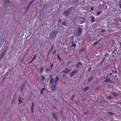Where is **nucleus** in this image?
I'll list each match as a JSON object with an SVG mask.
<instances>
[{"mask_svg": "<svg viewBox=\"0 0 121 121\" xmlns=\"http://www.w3.org/2000/svg\"><path fill=\"white\" fill-rule=\"evenodd\" d=\"M58 33L57 30H54L51 32L49 36V39L52 40H53L56 37L57 34Z\"/></svg>", "mask_w": 121, "mask_h": 121, "instance_id": "2", "label": "nucleus"}, {"mask_svg": "<svg viewBox=\"0 0 121 121\" xmlns=\"http://www.w3.org/2000/svg\"><path fill=\"white\" fill-rule=\"evenodd\" d=\"M94 78L93 76L90 77L88 79V82H90Z\"/></svg>", "mask_w": 121, "mask_h": 121, "instance_id": "18", "label": "nucleus"}, {"mask_svg": "<svg viewBox=\"0 0 121 121\" xmlns=\"http://www.w3.org/2000/svg\"><path fill=\"white\" fill-rule=\"evenodd\" d=\"M77 71L76 70H74L71 73L69 74V77H70L72 76L73 75H75V74L77 72Z\"/></svg>", "mask_w": 121, "mask_h": 121, "instance_id": "7", "label": "nucleus"}, {"mask_svg": "<svg viewBox=\"0 0 121 121\" xmlns=\"http://www.w3.org/2000/svg\"><path fill=\"white\" fill-rule=\"evenodd\" d=\"M56 52V50H55L54 51H53L52 52V53L53 54H54Z\"/></svg>", "mask_w": 121, "mask_h": 121, "instance_id": "39", "label": "nucleus"}, {"mask_svg": "<svg viewBox=\"0 0 121 121\" xmlns=\"http://www.w3.org/2000/svg\"><path fill=\"white\" fill-rule=\"evenodd\" d=\"M106 79V80L104 81L106 82H109L110 79L108 77H107Z\"/></svg>", "mask_w": 121, "mask_h": 121, "instance_id": "20", "label": "nucleus"}, {"mask_svg": "<svg viewBox=\"0 0 121 121\" xmlns=\"http://www.w3.org/2000/svg\"><path fill=\"white\" fill-rule=\"evenodd\" d=\"M35 0H32L31 1H30V3L29 4L31 5V4H32L34 2Z\"/></svg>", "mask_w": 121, "mask_h": 121, "instance_id": "29", "label": "nucleus"}, {"mask_svg": "<svg viewBox=\"0 0 121 121\" xmlns=\"http://www.w3.org/2000/svg\"><path fill=\"white\" fill-rule=\"evenodd\" d=\"M112 72L113 73H117V71L113 70H112Z\"/></svg>", "mask_w": 121, "mask_h": 121, "instance_id": "35", "label": "nucleus"}, {"mask_svg": "<svg viewBox=\"0 0 121 121\" xmlns=\"http://www.w3.org/2000/svg\"><path fill=\"white\" fill-rule=\"evenodd\" d=\"M77 36H78L80 35L82 32V29L80 27H78L77 28Z\"/></svg>", "mask_w": 121, "mask_h": 121, "instance_id": "5", "label": "nucleus"}, {"mask_svg": "<svg viewBox=\"0 0 121 121\" xmlns=\"http://www.w3.org/2000/svg\"><path fill=\"white\" fill-rule=\"evenodd\" d=\"M75 96L73 95L71 98V99L72 101H73L74 99V97Z\"/></svg>", "mask_w": 121, "mask_h": 121, "instance_id": "32", "label": "nucleus"}, {"mask_svg": "<svg viewBox=\"0 0 121 121\" xmlns=\"http://www.w3.org/2000/svg\"><path fill=\"white\" fill-rule=\"evenodd\" d=\"M36 57V55H35L34 56V57L32 59L33 60H34L35 59V58Z\"/></svg>", "mask_w": 121, "mask_h": 121, "instance_id": "36", "label": "nucleus"}, {"mask_svg": "<svg viewBox=\"0 0 121 121\" xmlns=\"http://www.w3.org/2000/svg\"><path fill=\"white\" fill-rule=\"evenodd\" d=\"M45 78V77L43 76H41V80L43 81Z\"/></svg>", "mask_w": 121, "mask_h": 121, "instance_id": "27", "label": "nucleus"}, {"mask_svg": "<svg viewBox=\"0 0 121 121\" xmlns=\"http://www.w3.org/2000/svg\"><path fill=\"white\" fill-rule=\"evenodd\" d=\"M30 4H28L27 6V7L26 8V12L28 11V10L29 9L30 7Z\"/></svg>", "mask_w": 121, "mask_h": 121, "instance_id": "21", "label": "nucleus"}, {"mask_svg": "<svg viewBox=\"0 0 121 121\" xmlns=\"http://www.w3.org/2000/svg\"><path fill=\"white\" fill-rule=\"evenodd\" d=\"M8 48L7 47H6L4 50L3 51H5V52H6L7 50V49H8Z\"/></svg>", "mask_w": 121, "mask_h": 121, "instance_id": "34", "label": "nucleus"}, {"mask_svg": "<svg viewBox=\"0 0 121 121\" xmlns=\"http://www.w3.org/2000/svg\"><path fill=\"white\" fill-rule=\"evenodd\" d=\"M58 22H62V21H61V20L60 19V18H59V20Z\"/></svg>", "mask_w": 121, "mask_h": 121, "instance_id": "40", "label": "nucleus"}, {"mask_svg": "<svg viewBox=\"0 0 121 121\" xmlns=\"http://www.w3.org/2000/svg\"><path fill=\"white\" fill-rule=\"evenodd\" d=\"M107 113L108 114H109L111 116H112L115 115V113L112 112H107Z\"/></svg>", "mask_w": 121, "mask_h": 121, "instance_id": "19", "label": "nucleus"}, {"mask_svg": "<svg viewBox=\"0 0 121 121\" xmlns=\"http://www.w3.org/2000/svg\"><path fill=\"white\" fill-rule=\"evenodd\" d=\"M33 60L32 59L31 60V61H30V62H29V63H31L33 61Z\"/></svg>", "mask_w": 121, "mask_h": 121, "instance_id": "45", "label": "nucleus"}, {"mask_svg": "<svg viewBox=\"0 0 121 121\" xmlns=\"http://www.w3.org/2000/svg\"><path fill=\"white\" fill-rule=\"evenodd\" d=\"M4 3L3 4V6L5 7L6 4H8L9 3V0H4Z\"/></svg>", "mask_w": 121, "mask_h": 121, "instance_id": "9", "label": "nucleus"}, {"mask_svg": "<svg viewBox=\"0 0 121 121\" xmlns=\"http://www.w3.org/2000/svg\"><path fill=\"white\" fill-rule=\"evenodd\" d=\"M77 21L80 24L83 23H84L85 21V18L81 17H78L77 19Z\"/></svg>", "mask_w": 121, "mask_h": 121, "instance_id": "3", "label": "nucleus"}, {"mask_svg": "<svg viewBox=\"0 0 121 121\" xmlns=\"http://www.w3.org/2000/svg\"><path fill=\"white\" fill-rule=\"evenodd\" d=\"M4 56L2 55L1 54L0 55V58L1 59Z\"/></svg>", "mask_w": 121, "mask_h": 121, "instance_id": "37", "label": "nucleus"}, {"mask_svg": "<svg viewBox=\"0 0 121 121\" xmlns=\"http://www.w3.org/2000/svg\"><path fill=\"white\" fill-rule=\"evenodd\" d=\"M85 114H86V115H87V112H85Z\"/></svg>", "mask_w": 121, "mask_h": 121, "instance_id": "55", "label": "nucleus"}, {"mask_svg": "<svg viewBox=\"0 0 121 121\" xmlns=\"http://www.w3.org/2000/svg\"><path fill=\"white\" fill-rule=\"evenodd\" d=\"M107 98L109 99H110L112 98H111V97H110V96H109V97H107Z\"/></svg>", "mask_w": 121, "mask_h": 121, "instance_id": "44", "label": "nucleus"}, {"mask_svg": "<svg viewBox=\"0 0 121 121\" xmlns=\"http://www.w3.org/2000/svg\"><path fill=\"white\" fill-rule=\"evenodd\" d=\"M13 100L11 102V104H12L13 103Z\"/></svg>", "mask_w": 121, "mask_h": 121, "instance_id": "59", "label": "nucleus"}, {"mask_svg": "<svg viewBox=\"0 0 121 121\" xmlns=\"http://www.w3.org/2000/svg\"><path fill=\"white\" fill-rule=\"evenodd\" d=\"M75 9V7H71L64 11L62 13V15L68 17L69 15H71Z\"/></svg>", "mask_w": 121, "mask_h": 121, "instance_id": "1", "label": "nucleus"}, {"mask_svg": "<svg viewBox=\"0 0 121 121\" xmlns=\"http://www.w3.org/2000/svg\"><path fill=\"white\" fill-rule=\"evenodd\" d=\"M109 54L108 53H107L105 55V56L106 57V56L108 55Z\"/></svg>", "mask_w": 121, "mask_h": 121, "instance_id": "49", "label": "nucleus"}, {"mask_svg": "<svg viewBox=\"0 0 121 121\" xmlns=\"http://www.w3.org/2000/svg\"><path fill=\"white\" fill-rule=\"evenodd\" d=\"M101 11H98L97 13V14H100L101 13Z\"/></svg>", "mask_w": 121, "mask_h": 121, "instance_id": "38", "label": "nucleus"}, {"mask_svg": "<svg viewBox=\"0 0 121 121\" xmlns=\"http://www.w3.org/2000/svg\"><path fill=\"white\" fill-rule=\"evenodd\" d=\"M22 98L21 97H20L19 98V103L18 104V105H19L20 104L23 102L22 101V100H22H21Z\"/></svg>", "mask_w": 121, "mask_h": 121, "instance_id": "14", "label": "nucleus"}, {"mask_svg": "<svg viewBox=\"0 0 121 121\" xmlns=\"http://www.w3.org/2000/svg\"><path fill=\"white\" fill-rule=\"evenodd\" d=\"M50 52H49V53H48V54H47V56H48L49 55V54L50 53Z\"/></svg>", "mask_w": 121, "mask_h": 121, "instance_id": "50", "label": "nucleus"}, {"mask_svg": "<svg viewBox=\"0 0 121 121\" xmlns=\"http://www.w3.org/2000/svg\"><path fill=\"white\" fill-rule=\"evenodd\" d=\"M25 86V84H22L21 86V92H22L23 89H24Z\"/></svg>", "mask_w": 121, "mask_h": 121, "instance_id": "13", "label": "nucleus"}, {"mask_svg": "<svg viewBox=\"0 0 121 121\" xmlns=\"http://www.w3.org/2000/svg\"><path fill=\"white\" fill-rule=\"evenodd\" d=\"M46 89L45 88V87L43 88H42V90L43 91L45 90Z\"/></svg>", "mask_w": 121, "mask_h": 121, "instance_id": "42", "label": "nucleus"}, {"mask_svg": "<svg viewBox=\"0 0 121 121\" xmlns=\"http://www.w3.org/2000/svg\"><path fill=\"white\" fill-rule=\"evenodd\" d=\"M52 119H54L56 121H57V120L58 116L57 115V113L56 112H53L52 113Z\"/></svg>", "mask_w": 121, "mask_h": 121, "instance_id": "4", "label": "nucleus"}, {"mask_svg": "<svg viewBox=\"0 0 121 121\" xmlns=\"http://www.w3.org/2000/svg\"><path fill=\"white\" fill-rule=\"evenodd\" d=\"M52 67H51V66L50 67V69H52Z\"/></svg>", "mask_w": 121, "mask_h": 121, "instance_id": "63", "label": "nucleus"}, {"mask_svg": "<svg viewBox=\"0 0 121 121\" xmlns=\"http://www.w3.org/2000/svg\"><path fill=\"white\" fill-rule=\"evenodd\" d=\"M112 93L113 95L115 97H117L118 96V95L117 93Z\"/></svg>", "mask_w": 121, "mask_h": 121, "instance_id": "25", "label": "nucleus"}, {"mask_svg": "<svg viewBox=\"0 0 121 121\" xmlns=\"http://www.w3.org/2000/svg\"><path fill=\"white\" fill-rule=\"evenodd\" d=\"M62 25L64 26H67V24L66 22V21H65V22H63L62 23Z\"/></svg>", "mask_w": 121, "mask_h": 121, "instance_id": "22", "label": "nucleus"}, {"mask_svg": "<svg viewBox=\"0 0 121 121\" xmlns=\"http://www.w3.org/2000/svg\"><path fill=\"white\" fill-rule=\"evenodd\" d=\"M52 75H51L50 76V78H52Z\"/></svg>", "mask_w": 121, "mask_h": 121, "instance_id": "57", "label": "nucleus"}, {"mask_svg": "<svg viewBox=\"0 0 121 121\" xmlns=\"http://www.w3.org/2000/svg\"><path fill=\"white\" fill-rule=\"evenodd\" d=\"M119 8H121V3L119 4Z\"/></svg>", "mask_w": 121, "mask_h": 121, "instance_id": "48", "label": "nucleus"}, {"mask_svg": "<svg viewBox=\"0 0 121 121\" xmlns=\"http://www.w3.org/2000/svg\"><path fill=\"white\" fill-rule=\"evenodd\" d=\"M56 84H55L54 85H51L50 89L52 91H54L56 90Z\"/></svg>", "mask_w": 121, "mask_h": 121, "instance_id": "6", "label": "nucleus"}, {"mask_svg": "<svg viewBox=\"0 0 121 121\" xmlns=\"http://www.w3.org/2000/svg\"><path fill=\"white\" fill-rule=\"evenodd\" d=\"M118 104H121V102H119L118 103Z\"/></svg>", "mask_w": 121, "mask_h": 121, "instance_id": "58", "label": "nucleus"}, {"mask_svg": "<svg viewBox=\"0 0 121 121\" xmlns=\"http://www.w3.org/2000/svg\"><path fill=\"white\" fill-rule=\"evenodd\" d=\"M91 68H90L89 69V72H90V70H91Z\"/></svg>", "mask_w": 121, "mask_h": 121, "instance_id": "60", "label": "nucleus"}, {"mask_svg": "<svg viewBox=\"0 0 121 121\" xmlns=\"http://www.w3.org/2000/svg\"><path fill=\"white\" fill-rule=\"evenodd\" d=\"M112 75V73H109V75L110 76Z\"/></svg>", "mask_w": 121, "mask_h": 121, "instance_id": "53", "label": "nucleus"}, {"mask_svg": "<svg viewBox=\"0 0 121 121\" xmlns=\"http://www.w3.org/2000/svg\"><path fill=\"white\" fill-rule=\"evenodd\" d=\"M53 48H54L53 46H52L51 48L49 50V52H51V51H52V50L53 49Z\"/></svg>", "mask_w": 121, "mask_h": 121, "instance_id": "31", "label": "nucleus"}, {"mask_svg": "<svg viewBox=\"0 0 121 121\" xmlns=\"http://www.w3.org/2000/svg\"><path fill=\"white\" fill-rule=\"evenodd\" d=\"M109 82L111 83H113V82L110 79V80H109Z\"/></svg>", "mask_w": 121, "mask_h": 121, "instance_id": "41", "label": "nucleus"}, {"mask_svg": "<svg viewBox=\"0 0 121 121\" xmlns=\"http://www.w3.org/2000/svg\"><path fill=\"white\" fill-rule=\"evenodd\" d=\"M91 19V21L93 22L95 21V18L93 16H92L90 17Z\"/></svg>", "mask_w": 121, "mask_h": 121, "instance_id": "17", "label": "nucleus"}, {"mask_svg": "<svg viewBox=\"0 0 121 121\" xmlns=\"http://www.w3.org/2000/svg\"><path fill=\"white\" fill-rule=\"evenodd\" d=\"M43 91H42V90H41L40 91V94H43Z\"/></svg>", "mask_w": 121, "mask_h": 121, "instance_id": "43", "label": "nucleus"}, {"mask_svg": "<svg viewBox=\"0 0 121 121\" xmlns=\"http://www.w3.org/2000/svg\"><path fill=\"white\" fill-rule=\"evenodd\" d=\"M111 30H112L111 29H110L108 30V31H109V32Z\"/></svg>", "mask_w": 121, "mask_h": 121, "instance_id": "56", "label": "nucleus"}, {"mask_svg": "<svg viewBox=\"0 0 121 121\" xmlns=\"http://www.w3.org/2000/svg\"><path fill=\"white\" fill-rule=\"evenodd\" d=\"M6 52H5V51H3V52L1 54V55H2L3 56H4L6 53Z\"/></svg>", "mask_w": 121, "mask_h": 121, "instance_id": "33", "label": "nucleus"}, {"mask_svg": "<svg viewBox=\"0 0 121 121\" xmlns=\"http://www.w3.org/2000/svg\"><path fill=\"white\" fill-rule=\"evenodd\" d=\"M51 69L50 68H46V71H49L51 70Z\"/></svg>", "mask_w": 121, "mask_h": 121, "instance_id": "26", "label": "nucleus"}, {"mask_svg": "<svg viewBox=\"0 0 121 121\" xmlns=\"http://www.w3.org/2000/svg\"><path fill=\"white\" fill-rule=\"evenodd\" d=\"M59 80V78L58 77V76H57L55 78V84H56L57 82Z\"/></svg>", "mask_w": 121, "mask_h": 121, "instance_id": "12", "label": "nucleus"}, {"mask_svg": "<svg viewBox=\"0 0 121 121\" xmlns=\"http://www.w3.org/2000/svg\"><path fill=\"white\" fill-rule=\"evenodd\" d=\"M49 82L50 85H54V84H55V82H54V79L53 78H51L50 79L49 81Z\"/></svg>", "mask_w": 121, "mask_h": 121, "instance_id": "8", "label": "nucleus"}, {"mask_svg": "<svg viewBox=\"0 0 121 121\" xmlns=\"http://www.w3.org/2000/svg\"><path fill=\"white\" fill-rule=\"evenodd\" d=\"M105 30L104 29H102V30L101 31V32H104L105 31Z\"/></svg>", "mask_w": 121, "mask_h": 121, "instance_id": "47", "label": "nucleus"}, {"mask_svg": "<svg viewBox=\"0 0 121 121\" xmlns=\"http://www.w3.org/2000/svg\"><path fill=\"white\" fill-rule=\"evenodd\" d=\"M101 40L100 39L98 41H97V42H95V43H93V44H92V45L93 46H94L95 45H96V44H99V43L100 42V41H101Z\"/></svg>", "mask_w": 121, "mask_h": 121, "instance_id": "15", "label": "nucleus"}, {"mask_svg": "<svg viewBox=\"0 0 121 121\" xmlns=\"http://www.w3.org/2000/svg\"><path fill=\"white\" fill-rule=\"evenodd\" d=\"M76 44L73 43V45H72L70 46L71 47H76Z\"/></svg>", "mask_w": 121, "mask_h": 121, "instance_id": "28", "label": "nucleus"}, {"mask_svg": "<svg viewBox=\"0 0 121 121\" xmlns=\"http://www.w3.org/2000/svg\"><path fill=\"white\" fill-rule=\"evenodd\" d=\"M114 52H116L117 51V49H115L114 51Z\"/></svg>", "mask_w": 121, "mask_h": 121, "instance_id": "54", "label": "nucleus"}, {"mask_svg": "<svg viewBox=\"0 0 121 121\" xmlns=\"http://www.w3.org/2000/svg\"><path fill=\"white\" fill-rule=\"evenodd\" d=\"M53 66V63H52L51 65V67H52Z\"/></svg>", "mask_w": 121, "mask_h": 121, "instance_id": "52", "label": "nucleus"}, {"mask_svg": "<svg viewBox=\"0 0 121 121\" xmlns=\"http://www.w3.org/2000/svg\"><path fill=\"white\" fill-rule=\"evenodd\" d=\"M39 71L41 73L43 71V67H40L39 68Z\"/></svg>", "mask_w": 121, "mask_h": 121, "instance_id": "23", "label": "nucleus"}, {"mask_svg": "<svg viewBox=\"0 0 121 121\" xmlns=\"http://www.w3.org/2000/svg\"><path fill=\"white\" fill-rule=\"evenodd\" d=\"M119 44H120V45H120V46H121V42H120L119 43Z\"/></svg>", "mask_w": 121, "mask_h": 121, "instance_id": "62", "label": "nucleus"}, {"mask_svg": "<svg viewBox=\"0 0 121 121\" xmlns=\"http://www.w3.org/2000/svg\"><path fill=\"white\" fill-rule=\"evenodd\" d=\"M114 51H113V52H112V53H114Z\"/></svg>", "mask_w": 121, "mask_h": 121, "instance_id": "64", "label": "nucleus"}, {"mask_svg": "<svg viewBox=\"0 0 121 121\" xmlns=\"http://www.w3.org/2000/svg\"><path fill=\"white\" fill-rule=\"evenodd\" d=\"M32 106L31 107V109L32 112V113H34V103H32Z\"/></svg>", "mask_w": 121, "mask_h": 121, "instance_id": "11", "label": "nucleus"}, {"mask_svg": "<svg viewBox=\"0 0 121 121\" xmlns=\"http://www.w3.org/2000/svg\"><path fill=\"white\" fill-rule=\"evenodd\" d=\"M71 43L72 44H73L74 43H73V41L72 43Z\"/></svg>", "mask_w": 121, "mask_h": 121, "instance_id": "61", "label": "nucleus"}, {"mask_svg": "<svg viewBox=\"0 0 121 121\" xmlns=\"http://www.w3.org/2000/svg\"><path fill=\"white\" fill-rule=\"evenodd\" d=\"M89 87L88 86L86 87L85 88L83 89V90L84 91V92H85L87 91L89 89Z\"/></svg>", "mask_w": 121, "mask_h": 121, "instance_id": "16", "label": "nucleus"}, {"mask_svg": "<svg viewBox=\"0 0 121 121\" xmlns=\"http://www.w3.org/2000/svg\"><path fill=\"white\" fill-rule=\"evenodd\" d=\"M91 9L93 11V7H91Z\"/></svg>", "mask_w": 121, "mask_h": 121, "instance_id": "46", "label": "nucleus"}, {"mask_svg": "<svg viewBox=\"0 0 121 121\" xmlns=\"http://www.w3.org/2000/svg\"><path fill=\"white\" fill-rule=\"evenodd\" d=\"M105 60V58H104L102 60H101V65H102V63Z\"/></svg>", "mask_w": 121, "mask_h": 121, "instance_id": "30", "label": "nucleus"}, {"mask_svg": "<svg viewBox=\"0 0 121 121\" xmlns=\"http://www.w3.org/2000/svg\"><path fill=\"white\" fill-rule=\"evenodd\" d=\"M57 56H58V58L60 59V57L59 56V55H57Z\"/></svg>", "mask_w": 121, "mask_h": 121, "instance_id": "51", "label": "nucleus"}, {"mask_svg": "<svg viewBox=\"0 0 121 121\" xmlns=\"http://www.w3.org/2000/svg\"><path fill=\"white\" fill-rule=\"evenodd\" d=\"M81 65V63L80 62H79L77 65L76 66L77 67H78L79 66Z\"/></svg>", "mask_w": 121, "mask_h": 121, "instance_id": "24", "label": "nucleus"}, {"mask_svg": "<svg viewBox=\"0 0 121 121\" xmlns=\"http://www.w3.org/2000/svg\"><path fill=\"white\" fill-rule=\"evenodd\" d=\"M70 70L69 69H68L66 68L65 70L63 71V72L66 73H68L70 72Z\"/></svg>", "mask_w": 121, "mask_h": 121, "instance_id": "10", "label": "nucleus"}]
</instances>
